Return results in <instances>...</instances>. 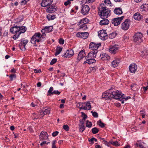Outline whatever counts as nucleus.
I'll return each mask as SVG.
<instances>
[{
  "mask_svg": "<svg viewBox=\"0 0 148 148\" xmlns=\"http://www.w3.org/2000/svg\"><path fill=\"white\" fill-rule=\"evenodd\" d=\"M27 28L24 26H14L11 27L10 29V32L13 34H15L13 38L16 39L17 38L21 33L25 32Z\"/></svg>",
  "mask_w": 148,
  "mask_h": 148,
  "instance_id": "f257e3e1",
  "label": "nucleus"
},
{
  "mask_svg": "<svg viewBox=\"0 0 148 148\" xmlns=\"http://www.w3.org/2000/svg\"><path fill=\"white\" fill-rule=\"evenodd\" d=\"M104 4L102 3L100 6L101 8L99 9V15L102 18H107L108 16L110 15V10L106 7H103Z\"/></svg>",
  "mask_w": 148,
  "mask_h": 148,
  "instance_id": "f03ea898",
  "label": "nucleus"
},
{
  "mask_svg": "<svg viewBox=\"0 0 148 148\" xmlns=\"http://www.w3.org/2000/svg\"><path fill=\"white\" fill-rule=\"evenodd\" d=\"M110 93H111L112 98L119 100L120 101L121 98L122 99L124 94L122 93L121 91L116 90L111 91Z\"/></svg>",
  "mask_w": 148,
  "mask_h": 148,
  "instance_id": "7ed1b4c3",
  "label": "nucleus"
},
{
  "mask_svg": "<svg viewBox=\"0 0 148 148\" xmlns=\"http://www.w3.org/2000/svg\"><path fill=\"white\" fill-rule=\"evenodd\" d=\"M143 36L141 33H137L133 36L134 41L137 44H140L143 40Z\"/></svg>",
  "mask_w": 148,
  "mask_h": 148,
  "instance_id": "20e7f679",
  "label": "nucleus"
},
{
  "mask_svg": "<svg viewBox=\"0 0 148 148\" xmlns=\"http://www.w3.org/2000/svg\"><path fill=\"white\" fill-rule=\"evenodd\" d=\"M40 33H36L32 38L31 40V42L32 44H35L36 42H39L41 41V38H40Z\"/></svg>",
  "mask_w": 148,
  "mask_h": 148,
  "instance_id": "39448f33",
  "label": "nucleus"
},
{
  "mask_svg": "<svg viewBox=\"0 0 148 148\" xmlns=\"http://www.w3.org/2000/svg\"><path fill=\"white\" fill-rule=\"evenodd\" d=\"M89 20L88 18H85L80 20L79 25H80V28H83L85 29L87 28V25L85 24L89 22Z\"/></svg>",
  "mask_w": 148,
  "mask_h": 148,
  "instance_id": "423d86ee",
  "label": "nucleus"
},
{
  "mask_svg": "<svg viewBox=\"0 0 148 148\" xmlns=\"http://www.w3.org/2000/svg\"><path fill=\"white\" fill-rule=\"evenodd\" d=\"M124 18V16H123L120 17L114 18L112 20V23L114 26H117L120 24Z\"/></svg>",
  "mask_w": 148,
  "mask_h": 148,
  "instance_id": "0eeeda50",
  "label": "nucleus"
},
{
  "mask_svg": "<svg viewBox=\"0 0 148 148\" xmlns=\"http://www.w3.org/2000/svg\"><path fill=\"white\" fill-rule=\"evenodd\" d=\"M98 36L99 38L103 40H105L108 38V35L105 30H102L99 32Z\"/></svg>",
  "mask_w": 148,
  "mask_h": 148,
  "instance_id": "6e6552de",
  "label": "nucleus"
},
{
  "mask_svg": "<svg viewBox=\"0 0 148 148\" xmlns=\"http://www.w3.org/2000/svg\"><path fill=\"white\" fill-rule=\"evenodd\" d=\"M130 22V19H126L121 24V29L124 30L128 29L129 27Z\"/></svg>",
  "mask_w": 148,
  "mask_h": 148,
  "instance_id": "1a4fd4ad",
  "label": "nucleus"
},
{
  "mask_svg": "<svg viewBox=\"0 0 148 148\" xmlns=\"http://www.w3.org/2000/svg\"><path fill=\"white\" fill-rule=\"evenodd\" d=\"M98 55L97 51H92L88 53V56H85L86 59L94 58Z\"/></svg>",
  "mask_w": 148,
  "mask_h": 148,
  "instance_id": "9d476101",
  "label": "nucleus"
},
{
  "mask_svg": "<svg viewBox=\"0 0 148 148\" xmlns=\"http://www.w3.org/2000/svg\"><path fill=\"white\" fill-rule=\"evenodd\" d=\"M109 89L103 93L102 98L105 99L106 100L112 99V95L110 90Z\"/></svg>",
  "mask_w": 148,
  "mask_h": 148,
  "instance_id": "9b49d317",
  "label": "nucleus"
},
{
  "mask_svg": "<svg viewBox=\"0 0 148 148\" xmlns=\"http://www.w3.org/2000/svg\"><path fill=\"white\" fill-rule=\"evenodd\" d=\"M101 46V43H96L91 42L89 44V49L92 51H97L98 48Z\"/></svg>",
  "mask_w": 148,
  "mask_h": 148,
  "instance_id": "f8f14e48",
  "label": "nucleus"
},
{
  "mask_svg": "<svg viewBox=\"0 0 148 148\" xmlns=\"http://www.w3.org/2000/svg\"><path fill=\"white\" fill-rule=\"evenodd\" d=\"M28 40H21V42L19 44V46L21 49L23 51H25V45L27 43Z\"/></svg>",
  "mask_w": 148,
  "mask_h": 148,
  "instance_id": "ddd939ff",
  "label": "nucleus"
},
{
  "mask_svg": "<svg viewBox=\"0 0 148 148\" xmlns=\"http://www.w3.org/2000/svg\"><path fill=\"white\" fill-rule=\"evenodd\" d=\"M88 35V33L87 32H79L76 34L77 37L82 38L84 39L87 38Z\"/></svg>",
  "mask_w": 148,
  "mask_h": 148,
  "instance_id": "4468645a",
  "label": "nucleus"
},
{
  "mask_svg": "<svg viewBox=\"0 0 148 148\" xmlns=\"http://www.w3.org/2000/svg\"><path fill=\"white\" fill-rule=\"evenodd\" d=\"M89 10L90 8L88 5H83L81 13L83 15H87L88 13Z\"/></svg>",
  "mask_w": 148,
  "mask_h": 148,
  "instance_id": "2eb2a0df",
  "label": "nucleus"
},
{
  "mask_svg": "<svg viewBox=\"0 0 148 148\" xmlns=\"http://www.w3.org/2000/svg\"><path fill=\"white\" fill-rule=\"evenodd\" d=\"M53 2V0H42L41 3L42 7H45L50 6Z\"/></svg>",
  "mask_w": 148,
  "mask_h": 148,
  "instance_id": "dca6fc26",
  "label": "nucleus"
},
{
  "mask_svg": "<svg viewBox=\"0 0 148 148\" xmlns=\"http://www.w3.org/2000/svg\"><path fill=\"white\" fill-rule=\"evenodd\" d=\"M119 48V47L117 45L111 46L109 49V51L111 53L115 54L118 51Z\"/></svg>",
  "mask_w": 148,
  "mask_h": 148,
  "instance_id": "f3484780",
  "label": "nucleus"
},
{
  "mask_svg": "<svg viewBox=\"0 0 148 148\" xmlns=\"http://www.w3.org/2000/svg\"><path fill=\"white\" fill-rule=\"evenodd\" d=\"M74 54L73 50L72 49L68 50L64 56L67 58H69L71 57Z\"/></svg>",
  "mask_w": 148,
  "mask_h": 148,
  "instance_id": "a211bd4d",
  "label": "nucleus"
},
{
  "mask_svg": "<svg viewBox=\"0 0 148 148\" xmlns=\"http://www.w3.org/2000/svg\"><path fill=\"white\" fill-rule=\"evenodd\" d=\"M39 137L40 140H46L48 138V135L46 132L42 131L40 134Z\"/></svg>",
  "mask_w": 148,
  "mask_h": 148,
  "instance_id": "6ab92c4d",
  "label": "nucleus"
},
{
  "mask_svg": "<svg viewBox=\"0 0 148 148\" xmlns=\"http://www.w3.org/2000/svg\"><path fill=\"white\" fill-rule=\"evenodd\" d=\"M129 69L131 73H134L137 69V66L134 64H131L129 66Z\"/></svg>",
  "mask_w": 148,
  "mask_h": 148,
  "instance_id": "aec40b11",
  "label": "nucleus"
},
{
  "mask_svg": "<svg viewBox=\"0 0 148 148\" xmlns=\"http://www.w3.org/2000/svg\"><path fill=\"white\" fill-rule=\"evenodd\" d=\"M56 8L54 5H52L47 8L46 10V11L49 13L53 12L56 11Z\"/></svg>",
  "mask_w": 148,
  "mask_h": 148,
  "instance_id": "412c9836",
  "label": "nucleus"
},
{
  "mask_svg": "<svg viewBox=\"0 0 148 148\" xmlns=\"http://www.w3.org/2000/svg\"><path fill=\"white\" fill-rule=\"evenodd\" d=\"M86 55L85 51L84 50L81 51L78 54L77 60L79 61L84 58Z\"/></svg>",
  "mask_w": 148,
  "mask_h": 148,
  "instance_id": "4be33fe9",
  "label": "nucleus"
},
{
  "mask_svg": "<svg viewBox=\"0 0 148 148\" xmlns=\"http://www.w3.org/2000/svg\"><path fill=\"white\" fill-rule=\"evenodd\" d=\"M120 60L119 59H116L113 60L111 63V66L113 67L117 66L119 63Z\"/></svg>",
  "mask_w": 148,
  "mask_h": 148,
  "instance_id": "5701e85b",
  "label": "nucleus"
},
{
  "mask_svg": "<svg viewBox=\"0 0 148 148\" xmlns=\"http://www.w3.org/2000/svg\"><path fill=\"white\" fill-rule=\"evenodd\" d=\"M103 19L101 21L99 22L100 25H106L108 24L109 23V21L106 19Z\"/></svg>",
  "mask_w": 148,
  "mask_h": 148,
  "instance_id": "b1692460",
  "label": "nucleus"
},
{
  "mask_svg": "<svg viewBox=\"0 0 148 148\" xmlns=\"http://www.w3.org/2000/svg\"><path fill=\"white\" fill-rule=\"evenodd\" d=\"M134 18L136 20H139L142 19L143 17L139 13H136L134 14Z\"/></svg>",
  "mask_w": 148,
  "mask_h": 148,
  "instance_id": "393cba45",
  "label": "nucleus"
},
{
  "mask_svg": "<svg viewBox=\"0 0 148 148\" xmlns=\"http://www.w3.org/2000/svg\"><path fill=\"white\" fill-rule=\"evenodd\" d=\"M114 12L116 14H121L123 13L122 9L120 8H115L114 10Z\"/></svg>",
  "mask_w": 148,
  "mask_h": 148,
  "instance_id": "a878e982",
  "label": "nucleus"
},
{
  "mask_svg": "<svg viewBox=\"0 0 148 148\" xmlns=\"http://www.w3.org/2000/svg\"><path fill=\"white\" fill-rule=\"evenodd\" d=\"M62 48L60 47H58L56 49V52L55 53V56L58 55L62 51Z\"/></svg>",
  "mask_w": 148,
  "mask_h": 148,
  "instance_id": "bb28decb",
  "label": "nucleus"
},
{
  "mask_svg": "<svg viewBox=\"0 0 148 148\" xmlns=\"http://www.w3.org/2000/svg\"><path fill=\"white\" fill-rule=\"evenodd\" d=\"M47 18L49 21L51 20L54 19L56 18V16L54 15H51V14H49L47 16Z\"/></svg>",
  "mask_w": 148,
  "mask_h": 148,
  "instance_id": "cd10ccee",
  "label": "nucleus"
},
{
  "mask_svg": "<svg viewBox=\"0 0 148 148\" xmlns=\"http://www.w3.org/2000/svg\"><path fill=\"white\" fill-rule=\"evenodd\" d=\"M53 27L52 26H46L45 27L46 33H49L52 31Z\"/></svg>",
  "mask_w": 148,
  "mask_h": 148,
  "instance_id": "c85d7f7f",
  "label": "nucleus"
},
{
  "mask_svg": "<svg viewBox=\"0 0 148 148\" xmlns=\"http://www.w3.org/2000/svg\"><path fill=\"white\" fill-rule=\"evenodd\" d=\"M84 104H85L86 105V106H85L87 107V110H90L91 109V106L89 101H88L86 102H84Z\"/></svg>",
  "mask_w": 148,
  "mask_h": 148,
  "instance_id": "c756f323",
  "label": "nucleus"
},
{
  "mask_svg": "<svg viewBox=\"0 0 148 148\" xmlns=\"http://www.w3.org/2000/svg\"><path fill=\"white\" fill-rule=\"evenodd\" d=\"M88 61V64H90L93 63H95L96 62V60L94 59V58H87Z\"/></svg>",
  "mask_w": 148,
  "mask_h": 148,
  "instance_id": "7c9ffc66",
  "label": "nucleus"
},
{
  "mask_svg": "<svg viewBox=\"0 0 148 148\" xmlns=\"http://www.w3.org/2000/svg\"><path fill=\"white\" fill-rule=\"evenodd\" d=\"M53 87H51L49 90L48 91V94L47 95H49L50 96H51L52 95H53Z\"/></svg>",
  "mask_w": 148,
  "mask_h": 148,
  "instance_id": "2f4dec72",
  "label": "nucleus"
},
{
  "mask_svg": "<svg viewBox=\"0 0 148 148\" xmlns=\"http://www.w3.org/2000/svg\"><path fill=\"white\" fill-rule=\"evenodd\" d=\"M110 143L112 144V145L115 146H118L120 144H119L118 142L117 141L113 142L112 140L110 141H109Z\"/></svg>",
  "mask_w": 148,
  "mask_h": 148,
  "instance_id": "473e14b6",
  "label": "nucleus"
},
{
  "mask_svg": "<svg viewBox=\"0 0 148 148\" xmlns=\"http://www.w3.org/2000/svg\"><path fill=\"white\" fill-rule=\"evenodd\" d=\"M99 129L96 127H95L92 129V132L94 134H97L99 132Z\"/></svg>",
  "mask_w": 148,
  "mask_h": 148,
  "instance_id": "72a5a7b5",
  "label": "nucleus"
},
{
  "mask_svg": "<svg viewBox=\"0 0 148 148\" xmlns=\"http://www.w3.org/2000/svg\"><path fill=\"white\" fill-rule=\"evenodd\" d=\"M9 77L11 81H13L15 79L16 77V75L15 74H11L10 75Z\"/></svg>",
  "mask_w": 148,
  "mask_h": 148,
  "instance_id": "f704fd0d",
  "label": "nucleus"
},
{
  "mask_svg": "<svg viewBox=\"0 0 148 148\" xmlns=\"http://www.w3.org/2000/svg\"><path fill=\"white\" fill-rule=\"evenodd\" d=\"M79 130L80 132H82L85 130V127L84 125H79Z\"/></svg>",
  "mask_w": 148,
  "mask_h": 148,
  "instance_id": "c9c22d12",
  "label": "nucleus"
},
{
  "mask_svg": "<svg viewBox=\"0 0 148 148\" xmlns=\"http://www.w3.org/2000/svg\"><path fill=\"white\" fill-rule=\"evenodd\" d=\"M43 111L44 112V114L45 115L49 114L50 113V108L46 109Z\"/></svg>",
  "mask_w": 148,
  "mask_h": 148,
  "instance_id": "e433bc0d",
  "label": "nucleus"
},
{
  "mask_svg": "<svg viewBox=\"0 0 148 148\" xmlns=\"http://www.w3.org/2000/svg\"><path fill=\"white\" fill-rule=\"evenodd\" d=\"M97 124L101 127H104L105 124L102 123L101 120H99L97 122Z\"/></svg>",
  "mask_w": 148,
  "mask_h": 148,
  "instance_id": "4c0bfd02",
  "label": "nucleus"
},
{
  "mask_svg": "<svg viewBox=\"0 0 148 148\" xmlns=\"http://www.w3.org/2000/svg\"><path fill=\"white\" fill-rule=\"evenodd\" d=\"M98 56H100V58L103 60H106V57L105 55H103V54H102L101 53L100 54H98Z\"/></svg>",
  "mask_w": 148,
  "mask_h": 148,
  "instance_id": "58836bf2",
  "label": "nucleus"
},
{
  "mask_svg": "<svg viewBox=\"0 0 148 148\" xmlns=\"http://www.w3.org/2000/svg\"><path fill=\"white\" fill-rule=\"evenodd\" d=\"M130 98V97H127L126 98H125L124 97V95H123V98H122V99H121V100H120V101H121V103L122 104H123L124 103V99L125 101H126V100H127L128 99H129Z\"/></svg>",
  "mask_w": 148,
  "mask_h": 148,
  "instance_id": "ea45409f",
  "label": "nucleus"
},
{
  "mask_svg": "<svg viewBox=\"0 0 148 148\" xmlns=\"http://www.w3.org/2000/svg\"><path fill=\"white\" fill-rule=\"evenodd\" d=\"M116 36V34L114 32L110 34L109 36V38L110 39L114 38Z\"/></svg>",
  "mask_w": 148,
  "mask_h": 148,
  "instance_id": "a19ab883",
  "label": "nucleus"
},
{
  "mask_svg": "<svg viewBox=\"0 0 148 148\" xmlns=\"http://www.w3.org/2000/svg\"><path fill=\"white\" fill-rule=\"evenodd\" d=\"M92 123L88 121H87L86 123V126L87 127H90L92 126Z\"/></svg>",
  "mask_w": 148,
  "mask_h": 148,
  "instance_id": "79ce46f5",
  "label": "nucleus"
},
{
  "mask_svg": "<svg viewBox=\"0 0 148 148\" xmlns=\"http://www.w3.org/2000/svg\"><path fill=\"white\" fill-rule=\"evenodd\" d=\"M91 113H92L93 116L97 118L98 117V114L96 112L92 111Z\"/></svg>",
  "mask_w": 148,
  "mask_h": 148,
  "instance_id": "37998d69",
  "label": "nucleus"
},
{
  "mask_svg": "<svg viewBox=\"0 0 148 148\" xmlns=\"http://www.w3.org/2000/svg\"><path fill=\"white\" fill-rule=\"evenodd\" d=\"M136 85L135 84H132L131 85V89L133 90H135V88L136 87Z\"/></svg>",
  "mask_w": 148,
  "mask_h": 148,
  "instance_id": "c03bdc74",
  "label": "nucleus"
},
{
  "mask_svg": "<svg viewBox=\"0 0 148 148\" xmlns=\"http://www.w3.org/2000/svg\"><path fill=\"white\" fill-rule=\"evenodd\" d=\"M63 128L66 131H68L69 130V127L68 125H64L63 126Z\"/></svg>",
  "mask_w": 148,
  "mask_h": 148,
  "instance_id": "a18cd8bd",
  "label": "nucleus"
},
{
  "mask_svg": "<svg viewBox=\"0 0 148 148\" xmlns=\"http://www.w3.org/2000/svg\"><path fill=\"white\" fill-rule=\"evenodd\" d=\"M56 140H54L53 141L52 143V148H57L56 145Z\"/></svg>",
  "mask_w": 148,
  "mask_h": 148,
  "instance_id": "49530a36",
  "label": "nucleus"
},
{
  "mask_svg": "<svg viewBox=\"0 0 148 148\" xmlns=\"http://www.w3.org/2000/svg\"><path fill=\"white\" fill-rule=\"evenodd\" d=\"M101 139L102 140H103V141L104 142V144L107 145L108 146H109V145H110V142H109V143L108 142L104 140V138H101Z\"/></svg>",
  "mask_w": 148,
  "mask_h": 148,
  "instance_id": "de8ad7c7",
  "label": "nucleus"
},
{
  "mask_svg": "<svg viewBox=\"0 0 148 148\" xmlns=\"http://www.w3.org/2000/svg\"><path fill=\"white\" fill-rule=\"evenodd\" d=\"M57 61V59L56 58H54L50 62V64L53 65L55 64Z\"/></svg>",
  "mask_w": 148,
  "mask_h": 148,
  "instance_id": "09e8293b",
  "label": "nucleus"
},
{
  "mask_svg": "<svg viewBox=\"0 0 148 148\" xmlns=\"http://www.w3.org/2000/svg\"><path fill=\"white\" fill-rule=\"evenodd\" d=\"M60 93V92H59L58 90H55L53 91V95L55 94L57 95H59Z\"/></svg>",
  "mask_w": 148,
  "mask_h": 148,
  "instance_id": "8fccbe9b",
  "label": "nucleus"
},
{
  "mask_svg": "<svg viewBox=\"0 0 148 148\" xmlns=\"http://www.w3.org/2000/svg\"><path fill=\"white\" fill-rule=\"evenodd\" d=\"M104 2L106 5H108L111 4V2L110 0H105L104 1Z\"/></svg>",
  "mask_w": 148,
  "mask_h": 148,
  "instance_id": "3c124183",
  "label": "nucleus"
},
{
  "mask_svg": "<svg viewBox=\"0 0 148 148\" xmlns=\"http://www.w3.org/2000/svg\"><path fill=\"white\" fill-rule=\"evenodd\" d=\"M94 140H95V142H96L97 141V140L94 138H92L90 139L89 140V142L92 143H93Z\"/></svg>",
  "mask_w": 148,
  "mask_h": 148,
  "instance_id": "603ef678",
  "label": "nucleus"
},
{
  "mask_svg": "<svg viewBox=\"0 0 148 148\" xmlns=\"http://www.w3.org/2000/svg\"><path fill=\"white\" fill-rule=\"evenodd\" d=\"M58 132L57 131H56L54 132H53L52 134V135L53 137H55L58 134Z\"/></svg>",
  "mask_w": 148,
  "mask_h": 148,
  "instance_id": "864d4df0",
  "label": "nucleus"
},
{
  "mask_svg": "<svg viewBox=\"0 0 148 148\" xmlns=\"http://www.w3.org/2000/svg\"><path fill=\"white\" fill-rule=\"evenodd\" d=\"M59 42L61 44H63L64 42V40L62 38H61L59 40Z\"/></svg>",
  "mask_w": 148,
  "mask_h": 148,
  "instance_id": "5fc2aeb1",
  "label": "nucleus"
},
{
  "mask_svg": "<svg viewBox=\"0 0 148 148\" xmlns=\"http://www.w3.org/2000/svg\"><path fill=\"white\" fill-rule=\"evenodd\" d=\"M28 0H25L23 1H21V4L22 5H25L27 4V3Z\"/></svg>",
  "mask_w": 148,
  "mask_h": 148,
  "instance_id": "6e6d98bb",
  "label": "nucleus"
},
{
  "mask_svg": "<svg viewBox=\"0 0 148 148\" xmlns=\"http://www.w3.org/2000/svg\"><path fill=\"white\" fill-rule=\"evenodd\" d=\"M80 109H84V110H87V107L85 106L82 105L81 107H79Z\"/></svg>",
  "mask_w": 148,
  "mask_h": 148,
  "instance_id": "4d7b16f0",
  "label": "nucleus"
},
{
  "mask_svg": "<svg viewBox=\"0 0 148 148\" xmlns=\"http://www.w3.org/2000/svg\"><path fill=\"white\" fill-rule=\"evenodd\" d=\"M39 114L40 115L42 116V117L45 115L44 114V112L43 110L40 111V112L39 113Z\"/></svg>",
  "mask_w": 148,
  "mask_h": 148,
  "instance_id": "13d9d810",
  "label": "nucleus"
},
{
  "mask_svg": "<svg viewBox=\"0 0 148 148\" xmlns=\"http://www.w3.org/2000/svg\"><path fill=\"white\" fill-rule=\"evenodd\" d=\"M82 114H84L82 119L83 120L85 121L86 119L87 118V115L83 112H82Z\"/></svg>",
  "mask_w": 148,
  "mask_h": 148,
  "instance_id": "bf43d9fd",
  "label": "nucleus"
},
{
  "mask_svg": "<svg viewBox=\"0 0 148 148\" xmlns=\"http://www.w3.org/2000/svg\"><path fill=\"white\" fill-rule=\"evenodd\" d=\"M71 3L70 1L69 0H67V1L65 2L64 3V4L65 5H68L69 4Z\"/></svg>",
  "mask_w": 148,
  "mask_h": 148,
  "instance_id": "052dcab7",
  "label": "nucleus"
},
{
  "mask_svg": "<svg viewBox=\"0 0 148 148\" xmlns=\"http://www.w3.org/2000/svg\"><path fill=\"white\" fill-rule=\"evenodd\" d=\"M34 71L35 73H40L41 72V70L40 69H39L38 70H37V69H34Z\"/></svg>",
  "mask_w": 148,
  "mask_h": 148,
  "instance_id": "680f3d73",
  "label": "nucleus"
},
{
  "mask_svg": "<svg viewBox=\"0 0 148 148\" xmlns=\"http://www.w3.org/2000/svg\"><path fill=\"white\" fill-rule=\"evenodd\" d=\"M49 143V142H48L47 143H46V141H43L42 142L41 144H40V145L41 146H43L44 144H48V143Z\"/></svg>",
  "mask_w": 148,
  "mask_h": 148,
  "instance_id": "e2e57ef3",
  "label": "nucleus"
},
{
  "mask_svg": "<svg viewBox=\"0 0 148 148\" xmlns=\"http://www.w3.org/2000/svg\"><path fill=\"white\" fill-rule=\"evenodd\" d=\"M84 121L82 119V120H80L79 121L80 122L81 125H84Z\"/></svg>",
  "mask_w": 148,
  "mask_h": 148,
  "instance_id": "0e129e2a",
  "label": "nucleus"
},
{
  "mask_svg": "<svg viewBox=\"0 0 148 148\" xmlns=\"http://www.w3.org/2000/svg\"><path fill=\"white\" fill-rule=\"evenodd\" d=\"M95 0H86V2L88 3H92L94 2Z\"/></svg>",
  "mask_w": 148,
  "mask_h": 148,
  "instance_id": "69168bd1",
  "label": "nucleus"
},
{
  "mask_svg": "<svg viewBox=\"0 0 148 148\" xmlns=\"http://www.w3.org/2000/svg\"><path fill=\"white\" fill-rule=\"evenodd\" d=\"M8 32L5 31L3 33V36H8Z\"/></svg>",
  "mask_w": 148,
  "mask_h": 148,
  "instance_id": "338daca9",
  "label": "nucleus"
},
{
  "mask_svg": "<svg viewBox=\"0 0 148 148\" xmlns=\"http://www.w3.org/2000/svg\"><path fill=\"white\" fill-rule=\"evenodd\" d=\"M41 83L40 82H39L37 83V86L38 87H40L41 86Z\"/></svg>",
  "mask_w": 148,
  "mask_h": 148,
  "instance_id": "774afa93",
  "label": "nucleus"
}]
</instances>
